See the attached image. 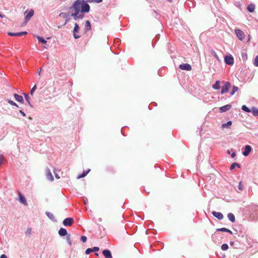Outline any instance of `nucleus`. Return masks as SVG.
I'll use <instances>...</instances> for the list:
<instances>
[{
	"label": "nucleus",
	"instance_id": "1",
	"mask_svg": "<svg viewBox=\"0 0 258 258\" xmlns=\"http://www.w3.org/2000/svg\"><path fill=\"white\" fill-rule=\"evenodd\" d=\"M90 10V6L84 0H76L70 8L71 16L75 20L82 19L84 13L89 12Z\"/></svg>",
	"mask_w": 258,
	"mask_h": 258
},
{
	"label": "nucleus",
	"instance_id": "2",
	"mask_svg": "<svg viewBox=\"0 0 258 258\" xmlns=\"http://www.w3.org/2000/svg\"><path fill=\"white\" fill-rule=\"evenodd\" d=\"M248 210L254 216L258 217V205H250L248 207Z\"/></svg>",
	"mask_w": 258,
	"mask_h": 258
},
{
	"label": "nucleus",
	"instance_id": "3",
	"mask_svg": "<svg viewBox=\"0 0 258 258\" xmlns=\"http://www.w3.org/2000/svg\"><path fill=\"white\" fill-rule=\"evenodd\" d=\"M235 33L238 38L240 41H242L244 39L245 35L242 30L240 29H235Z\"/></svg>",
	"mask_w": 258,
	"mask_h": 258
},
{
	"label": "nucleus",
	"instance_id": "4",
	"mask_svg": "<svg viewBox=\"0 0 258 258\" xmlns=\"http://www.w3.org/2000/svg\"><path fill=\"white\" fill-rule=\"evenodd\" d=\"M231 85L230 82H227L225 83V85L222 87L221 93V94H224L227 93L229 91Z\"/></svg>",
	"mask_w": 258,
	"mask_h": 258
},
{
	"label": "nucleus",
	"instance_id": "5",
	"mask_svg": "<svg viewBox=\"0 0 258 258\" xmlns=\"http://www.w3.org/2000/svg\"><path fill=\"white\" fill-rule=\"evenodd\" d=\"M225 62L228 65H233L234 63V58L232 55H226L224 57Z\"/></svg>",
	"mask_w": 258,
	"mask_h": 258
},
{
	"label": "nucleus",
	"instance_id": "6",
	"mask_svg": "<svg viewBox=\"0 0 258 258\" xmlns=\"http://www.w3.org/2000/svg\"><path fill=\"white\" fill-rule=\"evenodd\" d=\"M80 30V27L79 26V25L77 23L75 24V26L73 30V35L75 38L78 39L80 37V35H79L77 34L78 33H79Z\"/></svg>",
	"mask_w": 258,
	"mask_h": 258
},
{
	"label": "nucleus",
	"instance_id": "7",
	"mask_svg": "<svg viewBox=\"0 0 258 258\" xmlns=\"http://www.w3.org/2000/svg\"><path fill=\"white\" fill-rule=\"evenodd\" d=\"M74 223V219L72 218H67L63 221V224L65 226H71Z\"/></svg>",
	"mask_w": 258,
	"mask_h": 258
},
{
	"label": "nucleus",
	"instance_id": "8",
	"mask_svg": "<svg viewBox=\"0 0 258 258\" xmlns=\"http://www.w3.org/2000/svg\"><path fill=\"white\" fill-rule=\"evenodd\" d=\"M179 68L182 70L191 71V67L188 63H183L179 65Z\"/></svg>",
	"mask_w": 258,
	"mask_h": 258
},
{
	"label": "nucleus",
	"instance_id": "9",
	"mask_svg": "<svg viewBox=\"0 0 258 258\" xmlns=\"http://www.w3.org/2000/svg\"><path fill=\"white\" fill-rule=\"evenodd\" d=\"M45 172H46V177H47V179L51 181H53L54 178H53V175H52L50 169L48 168H46L45 169Z\"/></svg>",
	"mask_w": 258,
	"mask_h": 258
},
{
	"label": "nucleus",
	"instance_id": "10",
	"mask_svg": "<svg viewBox=\"0 0 258 258\" xmlns=\"http://www.w3.org/2000/svg\"><path fill=\"white\" fill-rule=\"evenodd\" d=\"M27 34L26 31H23L18 33H13V32H8V34L11 36H21L22 35H25Z\"/></svg>",
	"mask_w": 258,
	"mask_h": 258
},
{
	"label": "nucleus",
	"instance_id": "11",
	"mask_svg": "<svg viewBox=\"0 0 258 258\" xmlns=\"http://www.w3.org/2000/svg\"><path fill=\"white\" fill-rule=\"evenodd\" d=\"M212 214L215 217L219 220H222L223 218V215L221 212L213 211Z\"/></svg>",
	"mask_w": 258,
	"mask_h": 258
},
{
	"label": "nucleus",
	"instance_id": "12",
	"mask_svg": "<svg viewBox=\"0 0 258 258\" xmlns=\"http://www.w3.org/2000/svg\"><path fill=\"white\" fill-rule=\"evenodd\" d=\"M102 254L105 258H112L111 251L109 249H104L103 250Z\"/></svg>",
	"mask_w": 258,
	"mask_h": 258
},
{
	"label": "nucleus",
	"instance_id": "13",
	"mask_svg": "<svg viewBox=\"0 0 258 258\" xmlns=\"http://www.w3.org/2000/svg\"><path fill=\"white\" fill-rule=\"evenodd\" d=\"M251 150V147L249 145L245 146V148H244V152L242 153L243 155L244 156H248V154H249V153L250 152Z\"/></svg>",
	"mask_w": 258,
	"mask_h": 258
},
{
	"label": "nucleus",
	"instance_id": "14",
	"mask_svg": "<svg viewBox=\"0 0 258 258\" xmlns=\"http://www.w3.org/2000/svg\"><path fill=\"white\" fill-rule=\"evenodd\" d=\"M34 11L32 10H31L29 12H28L25 17V23H27L28 21L30 20V19L33 16Z\"/></svg>",
	"mask_w": 258,
	"mask_h": 258
},
{
	"label": "nucleus",
	"instance_id": "15",
	"mask_svg": "<svg viewBox=\"0 0 258 258\" xmlns=\"http://www.w3.org/2000/svg\"><path fill=\"white\" fill-rule=\"evenodd\" d=\"M231 105L230 104H227V105H224L220 108V112H225V111L229 110L231 108Z\"/></svg>",
	"mask_w": 258,
	"mask_h": 258
},
{
	"label": "nucleus",
	"instance_id": "16",
	"mask_svg": "<svg viewBox=\"0 0 258 258\" xmlns=\"http://www.w3.org/2000/svg\"><path fill=\"white\" fill-rule=\"evenodd\" d=\"M58 234L60 236H67V235H68L67 230L63 228H60L58 230Z\"/></svg>",
	"mask_w": 258,
	"mask_h": 258
},
{
	"label": "nucleus",
	"instance_id": "17",
	"mask_svg": "<svg viewBox=\"0 0 258 258\" xmlns=\"http://www.w3.org/2000/svg\"><path fill=\"white\" fill-rule=\"evenodd\" d=\"M19 202L25 206L27 205V202L26 201V200L25 197L21 194H19Z\"/></svg>",
	"mask_w": 258,
	"mask_h": 258
},
{
	"label": "nucleus",
	"instance_id": "18",
	"mask_svg": "<svg viewBox=\"0 0 258 258\" xmlns=\"http://www.w3.org/2000/svg\"><path fill=\"white\" fill-rule=\"evenodd\" d=\"M45 214L53 222H56L57 220L52 213L47 211L45 212Z\"/></svg>",
	"mask_w": 258,
	"mask_h": 258
},
{
	"label": "nucleus",
	"instance_id": "19",
	"mask_svg": "<svg viewBox=\"0 0 258 258\" xmlns=\"http://www.w3.org/2000/svg\"><path fill=\"white\" fill-rule=\"evenodd\" d=\"M90 169H88L87 170H84L81 174L78 175L77 178L80 179L81 178L84 177L87 175V174L90 172Z\"/></svg>",
	"mask_w": 258,
	"mask_h": 258
},
{
	"label": "nucleus",
	"instance_id": "20",
	"mask_svg": "<svg viewBox=\"0 0 258 258\" xmlns=\"http://www.w3.org/2000/svg\"><path fill=\"white\" fill-rule=\"evenodd\" d=\"M14 97L15 99L19 102L23 103L24 101L23 97L21 95H18L17 94H14Z\"/></svg>",
	"mask_w": 258,
	"mask_h": 258
},
{
	"label": "nucleus",
	"instance_id": "21",
	"mask_svg": "<svg viewBox=\"0 0 258 258\" xmlns=\"http://www.w3.org/2000/svg\"><path fill=\"white\" fill-rule=\"evenodd\" d=\"M227 217L230 221L233 223L235 221V216L232 213H229L227 215Z\"/></svg>",
	"mask_w": 258,
	"mask_h": 258
},
{
	"label": "nucleus",
	"instance_id": "22",
	"mask_svg": "<svg viewBox=\"0 0 258 258\" xmlns=\"http://www.w3.org/2000/svg\"><path fill=\"white\" fill-rule=\"evenodd\" d=\"M59 17H62L64 19H66V21H65V22L64 23L63 25H66L68 22L69 21V20L67 19V14L65 13H60L59 14Z\"/></svg>",
	"mask_w": 258,
	"mask_h": 258
},
{
	"label": "nucleus",
	"instance_id": "23",
	"mask_svg": "<svg viewBox=\"0 0 258 258\" xmlns=\"http://www.w3.org/2000/svg\"><path fill=\"white\" fill-rule=\"evenodd\" d=\"M247 9L249 12H253L255 9V5L253 4H251L248 6Z\"/></svg>",
	"mask_w": 258,
	"mask_h": 258
},
{
	"label": "nucleus",
	"instance_id": "24",
	"mask_svg": "<svg viewBox=\"0 0 258 258\" xmlns=\"http://www.w3.org/2000/svg\"><path fill=\"white\" fill-rule=\"evenodd\" d=\"M217 231H220V232H227L230 234H232V232L231 230L229 229L226 228H218L216 230Z\"/></svg>",
	"mask_w": 258,
	"mask_h": 258
},
{
	"label": "nucleus",
	"instance_id": "25",
	"mask_svg": "<svg viewBox=\"0 0 258 258\" xmlns=\"http://www.w3.org/2000/svg\"><path fill=\"white\" fill-rule=\"evenodd\" d=\"M251 111L252 112V114L254 116H258V108L254 107H252Z\"/></svg>",
	"mask_w": 258,
	"mask_h": 258
},
{
	"label": "nucleus",
	"instance_id": "26",
	"mask_svg": "<svg viewBox=\"0 0 258 258\" xmlns=\"http://www.w3.org/2000/svg\"><path fill=\"white\" fill-rule=\"evenodd\" d=\"M91 25L90 22L88 20L86 22L85 30L87 31L91 30Z\"/></svg>",
	"mask_w": 258,
	"mask_h": 258
},
{
	"label": "nucleus",
	"instance_id": "27",
	"mask_svg": "<svg viewBox=\"0 0 258 258\" xmlns=\"http://www.w3.org/2000/svg\"><path fill=\"white\" fill-rule=\"evenodd\" d=\"M213 88L215 90H219L220 88V81H217L212 86Z\"/></svg>",
	"mask_w": 258,
	"mask_h": 258
},
{
	"label": "nucleus",
	"instance_id": "28",
	"mask_svg": "<svg viewBox=\"0 0 258 258\" xmlns=\"http://www.w3.org/2000/svg\"><path fill=\"white\" fill-rule=\"evenodd\" d=\"M232 121H229L226 123H223L222 125V127L223 128H230V126L232 125Z\"/></svg>",
	"mask_w": 258,
	"mask_h": 258
},
{
	"label": "nucleus",
	"instance_id": "29",
	"mask_svg": "<svg viewBox=\"0 0 258 258\" xmlns=\"http://www.w3.org/2000/svg\"><path fill=\"white\" fill-rule=\"evenodd\" d=\"M37 38L39 41H40V42H41L43 44H46L47 43V41L42 37L37 36Z\"/></svg>",
	"mask_w": 258,
	"mask_h": 258
},
{
	"label": "nucleus",
	"instance_id": "30",
	"mask_svg": "<svg viewBox=\"0 0 258 258\" xmlns=\"http://www.w3.org/2000/svg\"><path fill=\"white\" fill-rule=\"evenodd\" d=\"M238 88L237 87H236L235 86H233L232 87V90L230 93V95L231 96L233 95L234 94V93L238 91Z\"/></svg>",
	"mask_w": 258,
	"mask_h": 258
},
{
	"label": "nucleus",
	"instance_id": "31",
	"mask_svg": "<svg viewBox=\"0 0 258 258\" xmlns=\"http://www.w3.org/2000/svg\"><path fill=\"white\" fill-rule=\"evenodd\" d=\"M241 108H242V109L243 111H245V112H251V110H250L249 108H248L246 105H242V106Z\"/></svg>",
	"mask_w": 258,
	"mask_h": 258
},
{
	"label": "nucleus",
	"instance_id": "32",
	"mask_svg": "<svg viewBox=\"0 0 258 258\" xmlns=\"http://www.w3.org/2000/svg\"><path fill=\"white\" fill-rule=\"evenodd\" d=\"M236 166H237L239 168L240 165L238 164L237 162H233L230 167V170L233 169L234 168H235Z\"/></svg>",
	"mask_w": 258,
	"mask_h": 258
},
{
	"label": "nucleus",
	"instance_id": "33",
	"mask_svg": "<svg viewBox=\"0 0 258 258\" xmlns=\"http://www.w3.org/2000/svg\"><path fill=\"white\" fill-rule=\"evenodd\" d=\"M241 57L243 60H246L248 58L247 53L244 52H242Z\"/></svg>",
	"mask_w": 258,
	"mask_h": 258
},
{
	"label": "nucleus",
	"instance_id": "34",
	"mask_svg": "<svg viewBox=\"0 0 258 258\" xmlns=\"http://www.w3.org/2000/svg\"><path fill=\"white\" fill-rule=\"evenodd\" d=\"M221 249L223 250H226L228 249V245L227 244L224 243L221 245Z\"/></svg>",
	"mask_w": 258,
	"mask_h": 258
},
{
	"label": "nucleus",
	"instance_id": "35",
	"mask_svg": "<svg viewBox=\"0 0 258 258\" xmlns=\"http://www.w3.org/2000/svg\"><path fill=\"white\" fill-rule=\"evenodd\" d=\"M66 240L68 244L71 246L72 245V241L71 240L70 234L67 235Z\"/></svg>",
	"mask_w": 258,
	"mask_h": 258
},
{
	"label": "nucleus",
	"instance_id": "36",
	"mask_svg": "<svg viewBox=\"0 0 258 258\" xmlns=\"http://www.w3.org/2000/svg\"><path fill=\"white\" fill-rule=\"evenodd\" d=\"M37 89V86H36V85H35L33 88L31 89V91H30V94L31 95H33V93L35 91V90H36Z\"/></svg>",
	"mask_w": 258,
	"mask_h": 258
},
{
	"label": "nucleus",
	"instance_id": "37",
	"mask_svg": "<svg viewBox=\"0 0 258 258\" xmlns=\"http://www.w3.org/2000/svg\"><path fill=\"white\" fill-rule=\"evenodd\" d=\"M87 2L89 3H100L102 2V0H88Z\"/></svg>",
	"mask_w": 258,
	"mask_h": 258
},
{
	"label": "nucleus",
	"instance_id": "38",
	"mask_svg": "<svg viewBox=\"0 0 258 258\" xmlns=\"http://www.w3.org/2000/svg\"><path fill=\"white\" fill-rule=\"evenodd\" d=\"M8 102L10 104H11L12 105L15 106L16 107H18V105L13 101H12L11 100H8Z\"/></svg>",
	"mask_w": 258,
	"mask_h": 258
},
{
	"label": "nucleus",
	"instance_id": "39",
	"mask_svg": "<svg viewBox=\"0 0 258 258\" xmlns=\"http://www.w3.org/2000/svg\"><path fill=\"white\" fill-rule=\"evenodd\" d=\"M253 64L255 67H258V55L255 57Z\"/></svg>",
	"mask_w": 258,
	"mask_h": 258
},
{
	"label": "nucleus",
	"instance_id": "40",
	"mask_svg": "<svg viewBox=\"0 0 258 258\" xmlns=\"http://www.w3.org/2000/svg\"><path fill=\"white\" fill-rule=\"evenodd\" d=\"M211 53L213 55V56L216 58L218 60H219V58L218 57V56L217 55V53H216V52L214 50H212L211 51Z\"/></svg>",
	"mask_w": 258,
	"mask_h": 258
},
{
	"label": "nucleus",
	"instance_id": "41",
	"mask_svg": "<svg viewBox=\"0 0 258 258\" xmlns=\"http://www.w3.org/2000/svg\"><path fill=\"white\" fill-rule=\"evenodd\" d=\"M24 96H25V98L26 99V100L27 101V102L30 104V101H29V97L28 96V94H26V93H23Z\"/></svg>",
	"mask_w": 258,
	"mask_h": 258
},
{
	"label": "nucleus",
	"instance_id": "42",
	"mask_svg": "<svg viewBox=\"0 0 258 258\" xmlns=\"http://www.w3.org/2000/svg\"><path fill=\"white\" fill-rule=\"evenodd\" d=\"M93 252V250H92V248H87L86 251H85V253L86 254H90V253L92 252Z\"/></svg>",
	"mask_w": 258,
	"mask_h": 258
},
{
	"label": "nucleus",
	"instance_id": "43",
	"mask_svg": "<svg viewBox=\"0 0 258 258\" xmlns=\"http://www.w3.org/2000/svg\"><path fill=\"white\" fill-rule=\"evenodd\" d=\"M238 189L240 190H243V187L241 181H240L238 184Z\"/></svg>",
	"mask_w": 258,
	"mask_h": 258
},
{
	"label": "nucleus",
	"instance_id": "44",
	"mask_svg": "<svg viewBox=\"0 0 258 258\" xmlns=\"http://www.w3.org/2000/svg\"><path fill=\"white\" fill-rule=\"evenodd\" d=\"M87 237L85 236H82L81 237V240L83 242H85L87 241Z\"/></svg>",
	"mask_w": 258,
	"mask_h": 258
},
{
	"label": "nucleus",
	"instance_id": "45",
	"mask_svg": "<svg viewBox=\"0 0 258 258\" xmlns=\"http://www.w3.org/2000/svg\"><path fill=\"white\" fill-rule=\"evenodd\" d=\"M92 248L93 252L98 251L99 250V247L97 246L94 247Z\"/></svg>",
	"mask_w": 258,
	"mask_h": 258
},
{
	"label": "nucleus",
	"instance_id": "46",
	"mask_svg": "<svg viewBox=\"0 0 258 258\" xmlns=\"http://www.w3.org/2000/svg\"><path fill=\"white\" fill-rule=\"evenodd\" d=\"M31 228H28L26 232V234L27 235H30V234H31Z\"/></svg>",
	"mask_w": 258,
	"mask_h": 258
},
{
	"label": "nucleus",
	"instance_id": "47",
	"mask_svg": "<svg viewBox=\"0 0 258 258\" xmlns=\"http://www.w3.org/2000/svg\"><path fill=\"white\" fill-rule=\"evenodd\" d=\"M53 172H54L55 177L56 178H59V177L58 176V174L55 172V169H54Z\"/></svg>",
	"mask_w": 258,
	"mask_h": 258
},
{
	"label": "nucleus",
	"instance_id": "48",
	"mask_svg": "<svg viewBox=\"0 0 258 258\" xmlns=\"http://www.w3.org/2000/svg\"><path fill=\"white\" fill-rule=\"evenodd\" d=\"M20 113L22 114V115L23 116H24H24H26V114H25V112H23V111H22V110H20Z\"/></svg>",
	"mask_w": 258,
	"mask_h": 258
},
{
	"label": "nucleus",
	"instance_id": "49",
	"mask_svg": "<svg viewBox=\"0 0 258 258\" xmlns=\"http://www.w3.org/2000/svg\"><path fill=\"white\" fill-rule=\"evenodd\" d=\"M0 258H8V257L6 254H3L1 255Z\"/></svg>",
	"mask_w": 258,
	"mask_h": 258
},
{
	"label": "nucleus",
	"instance_id": "50",
	"mask_svg": "<svg viewBox=\"0 0 258 258\" xmlns=\"http://www.w3.org/2000/svg\"><path fill=\"white\" fill-rule=\"evenodd\" d=\"M4 160V156L2 155H0V161H3Z\"/></svg>",
	"mask_w": 258,
	"mask_h": 258
},
{
	"label": "nucleus",
	"instance_id": "51",
	"mask_svg": "<svg viewBox=\"0 0 258 258\" xmlns=\"http://www.w3.org/2000/svg\"><path fill=\"white\" fill-rule=\"evenodd\" d=\"M235 155H236V154H235V153L234 152V153H233L231 154V157H232V158H233V157H234L235 156Z\"/></svg>",
	"mask_w": 258,
	"mask_h": 258
},
{
	"label": "nucleus",
	"instance_id": "52",
	"mask_svg": "<svg viewBox=\"0 0 258 258\" xmlns=\"http://www.w3.org/2000/svg\"><path fill=\"white\" fill-rule=\"evenodd\" d=\"M41 70L40 69V70L38 72V75H40V73H41Z\"/></svg>",
	"mask_w": 258,
	"mask_h": 258
},
{
	"label": "nucleus",
	"instance_id": "53",
	"mask_svg": "<svg viewBox=\"0 0 258 258\" xmlns=\"http://www.w3.org/2000/svg\"><path fill=\"white\" fill-rule=\"evenodd\" d=\"M167 1H168L170 3H172V0H167Z\"/></svg>",
	"mask_w": 258,
	"mask_h": 258
},
{
	"label": "nucleus",
	"instance_id": "54",
	"mask_svg": "<svg viewBox=\"0 0 258 258\" xmlns=\"http://www.w3.org/2000/svg\"><path fill=\"white\" fill-rule=\"evenodd\" d=\"M233 243H234V242H230V244H231V245H232Z\"/></svg>",
	"mask_w": 258,
	"mask_h": 258
},
{
	"label": "nucleus",
	"instance_id": "55",
	"mask_svg": "<svg viewBox=\"0 0 258 258\" xmlns=\"http://www.w3.org/2000/svg\"><path fill=\"white\" fill-rule=\"evenodd\" d=\"M95 255H96V256H98V253H95Z\"/></svg>",
	"mask_w": 258,
	"mask_h": 258
},
{
	"label": "nucleus",
	"instance_id": "56",
	"mask_svg": "<svg viewBox=\"0 0 258 258\" xmlns=\"http://www.w3.org/2000/svg\"><path fill=\"white\" fill-rule=\"evenodd\" d=\"M248 41L250 40V36H249V37H248Z\"/></svg>",
	"mask_w": 258,
	"mask_h": 258
},
{
	"label": "nucleus",
	"instance_id": "57",
	"mask_svg": "<svg viewBox=\"0 0 258 258\" xmlns=\"http://www.w3.org/2000/svg\"><path fill=\"white\" fill-rule=\"evenodd\" d=\"M248 41L250 40V36H249V37H248Z\"/></svg>",
	"mask_w": 258,
	"mask_h": 258
},
{
	"label": "nucleus",
	"instance_id": "58",
	"mask_svg": "<svg viewBox=\"0 0 258 258\" xmlns=\"http://www.w3.org/2000/svg\"><path fill=\"white\" fill-rule=\"evenodd\" d=\"M3 162H0V166H1L2 164L3 163Z\"/></svg>",
	"mask_w": 258,
	"mask_h": 258
},
{
	"label": "nucleus",
	"instance_id": "59",
	"mask_svg": "<svg viewBox=\"0 0 258 258\" xmlns=\"http://www.w3.org/2000/svg\"><path fill=\"white\" fill-rule=\"evenodd\" d=\"M1 17H2L1 15H0Z\"/></svg>",
	"mask_w": 258,
	"mask_h": 258
}]
</instances>
